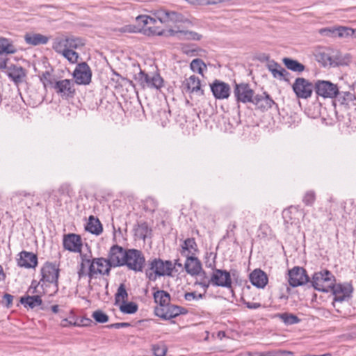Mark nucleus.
I'll use <instances>...</instances> for the list:
<instances>
[{"label": "nucleus", "mask_w": 356, "mask_h": 356, "mask_svg": "<svg viewBox=\"0 0 356 356\" xmlns=\"http://www.w3.org/2000/svg\"><path fill=\"white\" fill-rule=\"evenodd\" d=\"M210 86L215 98L223 99L229 97L230 95V86L229 84L219 80H215Z\"/></svg>", "instance_id": "nucleus-21"}, {"label": "nucleus", "mask_w": 356, "mask_h": 356, "mask_svg": "<svg viewBox=\"0 0 356 356\" xmlns=\"http://www.w3.org/2000/svg\"><path fill=\"white\" fill-rule=\"evenodd\" d=\"M154 17L148 15H139L136 17L138 24H143L147 26L149 33L156 35H162L165 33L164 31L159 26H155L156 21L161 23L169 22H184V16L179 13L175 11H169L165 9H159L152 13Z\"/></svg>", "instance_id": "nucleus-2"}, {"label": "nucleus", "mask_w": 356, "mask_h": 356, "mask_svg": "<svg viewBox=\"0 0 356 356\" xmlns=\"http://www.w3.org/2000/svg\"><path fill=\"white\" fill-rule=\"evenodd\" d=\"M202 2L203 5L217 4L220 3V0H202Z\"/></svg>", "instance_id": "nucleus-61"}, {"label": "nucleus", "mask_w": 356, "mask_h": 356, "mask_svg": "<svg viewBox=\"0 0 356 356\" xmlns=\"http://www.w3.org/2000/svg\"><path fill=\"white\" fill-rule=\"evenodd\" d=\"M309 277L304 268L294 267L289 272V282L293 287L298 286L306 284Z\"/></svg>", "instance_id": "nucleus-20"}, {"label": "nucleus", "mask_w": 356, "mask_h": 356, "mask_svg": "<svg viewBox=\"0 0 356 356\" xmlns=\"http://www.w3.org/2000/svg\"><path fill=\"white\" fill-rule=\"evenodd\" d=\"M276 316L281 319L286 325H293L300 322L298 316L289 313L277 314Z\"/></svg>", "instance_id": "nucleus-39"}, {"label": "nucleus", "mask_w": 356, "mask_h": 356, "mask_svg": "<svg viewBox=\"0 0 356 356\" xmlns=\"http://www.w3.org/2000/svg\"><path fill=\"white\" fill-rule=\"evenodd\" d=\"M63 248L74 253L81 254L83 243L79 235L76 234H67L63 236Z\"/></svg>", "instance_id": "nucleus-16"}, {"label": "nucleus", "mask_w": 356, "mask_h": 356, "mask_svg": "<svg viewBox=\"0 0 356 356\" xmlns=\"http://www.w3.org/2000/svg\"><path fill=\"white\" fill-rule=\"evenodd\" d=\"M20 302L25 307L34 309L42 305V300L39 294L27 295L20 298Z\"/></svg>", "instance_id": "nucleus-31"}, {"label": "nucleus", "mask_w": 356, "mask_h": 356, "mask_svg": "<svg viewBox=\"0 0 356 356\" xmlns=\"http://www.w3.org/2000/svg\"><path fill=\"white\" fill-rule=\"evenodd\" d=\"M334 36H338L339 38H346L352 35L354 33L353 29L345 26H339L337 28H334Z\"/></svg>", "instance_id": "nucleus-41"}, {"label": "nucleus", "mask_w": 356, "mask_h": 356, "mask_svg": "<svg viewBox=\"0 0 356 356\" xmlns=\"http://www.w3.org/2000/svg\"><path fill=\"white\" fill-rule=\"evenodd\" d=\"M332 293L334 295V301L343 302L348 300L351 297L353 293V286L350 284H334L331 287Z\"/></svg>", "instance_id": "nucleus-15"}, {"label": "nucleus", "mask_w": 356, "mask_h": 356, "mask_svg": "<svg viewBox=\"0 0 356 356\" xmlns=\"http://www.w3.org/2000/svg\"><path fill=\"white\" fill-rule=\"evenodd\" d=\"M335 100L340 105L343 106L346 108H356V96L355 93L350 91L339 90Z\"/></svg>", "instance_id": "nucleus-23"}, {"label": "nucleus", "mask_w": 356, "mask_h": 356, "mask_svg": "<svg viewBox=\"0 0 356 356\" xmlns=\"http://www.w3.org/2000/svg\"><path fill=\"white\" fill-rule=\"evenodd\" d=\"M3 300L6 302V307H10V306L12 305V303H13V296L10 294L6 293L3 296Z\"/></svg>", "instance_id": "nucleus-53"}, {"label": "nucleus", "mask_w": 356, "mask_h": 356, "mask_svg": "<svg viewBox=\"0 0 356 356\" xmlns=\"http://www.w3.org/2000/svg\"><path fill=\"white\" fill-rule=\"evenodd\" d=\"M167 350V347L164 344H156L152 347L154 356H165Z\"/></svg>", "instance_id": "nucleus-44"}, {"label": "nucleus", "mask_w": 356, "mask_h": 356, "mask_svg": "<svg viewBox=\"0 0 356 356\" xmlns=\"http://www.w3.org/2000/svg\"><path fill=\"white\" fill-rule=\"evenodd\" d=\"M250 282L257 288L263 289L268 283L266 274L260 269H255L250 274Z\"/></svg>", "instance_id": "nucleus-28"}, {"label": "nucleus", "mask_w": 356, "mask_h": 356, "mask_svg": "<svg viewBox=\"0 0 356 356\" xmlns=\"http://www.w3.org/2000/svg\"><path fill=\"white\" fill-rule=\"evenodd\" d=\"M53 89L60 97L65 99L73 97L75 94L74 82L71 79L55 81Z\"/></svg>", "instance_id": "nucleus-10"}, {"label": "nucleus", "mask_w": 356, "mask_h": 356, "mask_svg": "<svg viewBox=\"0 0 356 356\" xmlns=\"http://www.w3.org/2000/svg\"><path fill=\"white\" fill-rule=\"evenodd\" d=\"M154 299L155 302L160 305L161 308H164L170 303V296L165 291L159 290L154 293Z\"/></svg>", "instance_id": "nucleus-34"}, {"label": "nucleus", "mask_w": 356, "mask_h": 356, "mask_svg": "<svg viewBox=\"0 0 356 356\" xmlns=\"http://www.w3.org/2000/svg\"><path fill=\"white\" fill-rule=\"evenodd\" d=\"M245 305L248 309H256L261 307V305L259 302H245Z\"/></svg>", "instance_id": "nucleus-54"}, {"label": "nucleus", "mask_w": 356, "mask_h": 356, "mask_svg": "<svg viewBox=\"0 0 356 356\" xmlns=\"http://www.w3.org/2000/svg\"><path fill=\"white\" fill-rule=\"evenodd\" d=\"M182 308L174 305L168 304L164 308H157L156 314L157 316L164 319H170L175 318L182 313Z\"/></svg>", "instance_id": "nucleus-25"}, {"label": "nucleus", "mask_w": 356, "mask_h": 356, "mask_svg": "<svg viewBox=\"0 0 356 356\" xmlns=\"http://www.w3.org/2000/svg\"><path fill=\"white\" fill-rule=\"evenodd\" d=\"M191 70L201 75L202 77L204 76V72L207 71V67L204 61L200 58L193 59L190 64Z\"/></svg>", "instance_id": "nucleus-36"}, {"label": "nucleus", "mask_w": 356, "mask_h": 356, "mask_svg": "<svg viewBox=\"0 0 356 356\" xmlns=\"http://www.w3.org/2000/svg\"><path fill=\"white\" fill-rule=\"evenodd\" d=\"M40 81H42L44 88L51 87L53 88V85L55 83L50 73L47 72L42 74L40 76Z\"/></svg>", "instance_id": "nucleus-43"}, {"label": "nucleus", "mask_w": 356, "mask_h": 356, "mask_svg": "<svg viewBox=\"0 0 356 356\" xmlns=\"http://www.w3.org/2000/svg\"><path fill=\"white\" fill-rule=\"evenodd\" d=\"M24 40L29 44L36 46L47 44L49 38L40 33H29L24 35Z\"/></svg>", "instance_id": "nucleus-29"}, {"label": "nucleus", "mask_w": 356, "mask_h": 356, "mask_svg": "<svg viewBox=\"0 0 356 356\" xmlns=\"http://www.w3.org/2000/svg\"><path fill=\"white\" fill-rule=\"evenodd\" d=\"M236 356H259L258 352H242L238 353Z\"/></svg>", "instance_id": "nucleus-58"}, {"label": "nucleus", "mask_w": 356, "mask_h": 356, "mask_svg": "<svg viewBox=\"0 0 356 356\" xmlns=\"http://www.w3.org/2000/svg\"><path fill=\"white\" fill-rule=\"evenodd\" d=\"M234 95L238 103H252L254 96V91L248 83H236L234 89Z\"/></svg>", "instance_id": "nucleus-12"}, {"label": "nucleus", "mask_w": 356, "mask_h": 356, "mask_svg": "<svg viewBox=\"0 0 356 356\" xmlns=\"http://www.w3.org/2000/svg\"><path fill=\"white\" fill-rule=\"evenodd\" d=\"M252 104L258 109L267 111L273 106L275 102L268 94L264 92L261 95H254Z\"/></svg>", "instance_id": "nucleus-24"}, {"label": "nucleus", "mask_w": 356, "mask_h": 356, "mask_svg": "<svg viewBox=\"0 0 356 356\" xmlns=\"http://www.w3.org/2000/svg\"><path fill=\"white\" fill-rule=\"evenodd\" d=\"M316 200V194L313 191H309L305 193L302 201L303 202L308 206H311L314 204Z\"/></svg>", "instance_id": "nucleus-46"}, {"label": "nucleus", "mask_w": 356, "mask_h": 356, "mask_svg": "<svg viewBox=\"0 0 356 356\" xmlns=\"http://www.w3.org/2000/svg\"><path fill=\"white\" fill-rule=\"evenodd\" d=\"M243 0H220V3H227L229 4H241Z\"/></svg>", "instance_id": "nucleus-59"}, {"label": "nucleus", "mask_w": 356, "mask_h": 356, "mask_svg": "<svg viewBox=\"0 0 356 356\" xmlns=\"http://www.w3.org/2000/svg\"><path fill=\"white\" fill-rule=\"evenodd\" d=\"M283 63L290 70L296 72H302L305 70V66L296 60L289 58H284Z\"/></svg>", "instance_id": "nucleus-37"}, {"label": "nucleus", "mask_w": 356, "mask_h": 356, "mask_svg": "<svg viewBox=\"0 0 356 356\" xmlns=\"http://www.w3.org/2000/svg\"><path fill=\"white\" fill-rule=\"evenodd\" d=\"M202 51H203L202 49L195 47H186L184 49V52L190 56H199Z\"/></svg>", "instance_id": "nucleus-48"}, {"label": "nucleus", "mask_w": 356, "mask_h": 356, "mask_svg": "<svg viewBox=\"0 0 356 356\" xmlns=\"http://www.w3.org/2000/svg\"><path fill=\"white\" fill-rule=\"evenodd\" d=\"M17 265L25 268H35L38 264L37 256L29 252L22 251L18 254Z\"/></svg>", "instance_id": "nucleus-22"}, {"label": "nucleus", "mask_w": 356, "mask_h": 356, "mask_svg": "<svg viewBox=\"0 0 356 356\" xmlns=\"http://www.w3.org/2000/svg\"><path fill=\"white\" fill-rule=\"evenodd\" d=\"M339 87L330 81L317 80L314 83V91L317 96L324 99H335L339 93Z\"/></svg>", "instance_id": "nucleus-8"}, {"label": "nucleus", "mask_w": 356, "mask_h": 356, "mask_svg": "<svg viewBox=\"0 0 356 356\" xmlns=\"http://www.w3.org/2000/svg\"><path fill=\"white\" fill-rule=\"evenodd\" d=\"M184 86L187 92L195 93L197 95H203L204 90L201 88V81L198 77L195 75L190 76L184 81Z\"/></svg>", "instance_id": "nucleus-27"}, {"label": "nucleus", "mask_w": 356, "mask_h": 356, "mask_svg": "<svg viewBox=\"0 0 356 356\" xmlns=\"http://www.w3.org/2000/svg\"><path fill=\"white\" fill-rule=\"evenodd\" d=\"M170 35H176L177 34H179L180 36L184 39L187 40H200L202 38V35L199 33L194 32V31H175L172 29H170L168 31Z\"/></svg>", "instance_id": "nucleus-35"}, {"label": "nucleus", "mask_w": 356, "mask_h": 356, "mask_svg": "<svg viewBox=\"0 0 356 356\" xmlns=\"http://www.w3.org/2000/svg\"><path fill=\"white\" fill-rule=\"evenodd\" d=\"M42 280L57 286L59 268L56 264L46 262L41 269Z\"/></svg>", "instance_id": "nucleus-17"}, {"label": "nucleus", "mask_w": 356, "mask_h": 356, "mask_svg": "<svg viewBox=\"0 0 356 356\" xmlns=\"http://www.w3.org/2000/svg\"><path fill=\"white\" fill-rule=\"evenodd\" d=\"M323 65H348L351 60L350 54L341 55L338 51L323 52L321 54Z\"/></svg>", "instance_id": "nucleus-9"}, {"label": "nucleus", "mask_w": 356, "mask_h": 356, "mask_svg": "<svg viewBox=\"0 0 356 356\" xmlns=\"http://www.w3.org/2000/svg\"><path fill=\"white\" fill-rule=\"evenodd\" d=\"M60 325L63 327H66L70 325L77 326L79 325L76 322L72 323L67 320V318H64L61 321Z\"/></svg>", "instance_id": "nucleus-55"}, {"label": "nucleus", "mask_w": 356, "mask_h": 356, "mask_svg": "<svg viewBox=\"0 0 356 356\" xmlns=\"http://www.w3.org/2000/svg\"><path fill=\"white\" fill-rule=\"evenodd\" d=\"M111 268L110 264L105 258H91L86 254H81L80 262L77 266V275L79 280L88 277L90 282L98 275H108Z\"/></svg>", "instance_id": "nucleus-1"}, {"label": "nucleus", "mask_w": 356, "mask_h": 356, "mask_svg": "<svg viewBox=\"0 0 356 356\" xmlns=\"http://www.w3.org/2000/svg\"><path fill=\"white\" fill-rule=\"evenodd\" d=\"M127 250L118 245L111 247L106 259L111 267L124 266Z\"/></svg>", "instance_id": "nucleus-14"}, {"label": "nucleus", "mask_w": 356, "mask_h": 356, "mask_svg": "<svg viewBox=\"0 0 356 356\" xmlns=\"http://www.w3.org/2000/svg\"><path fill=\"white\" fill-rule=\"evenodd\" d=\"M125 255L124 266L134 272H141L143 270L145 259L140 250L127 249Z\"/></svg>", "instance_id": "nucleus-6"}, {"label": "nucleus", "mask_w": 356, "mask_h": 356, "mask_svg": "<svg viewBox=\"0 0 356 356\" xmlns=\"http://www.w3.org/2000/svg\"><path fill=\"white\" fill-rule=\"evenodd\" d=\"M136 80L143 88L160 90L164 85V81L157 72L145 73L140 71L136 76Z\"/></svg>", "instance_id": "nucleus-7"}, {"label": "nucleus", "mask_w": 356, "mask_h": 356, "mask_svg": "<svg viewBox=\"0 0 356 356\" xmlns=\"http://www.w3.org/2000/svg\"><path fill=\"white\" fill-rule=\"evenodd\" d=\"M197 284L199 285H200L201 286H202L203 288H204L205 289H207L209 286L210 284H211V280H210L208 282H206L204 280V281H201L200 282H197Z\"/></svg>", "instance_id": "nucleus-62"}, {"label": "nucleus", "mask_w": 356, "mask_h": 356, "mask_svg": "<svg viewBox=\"0 0 356 356\" xmlns=\"http://www.w3.org/2000/svg\"><path fill=\"white\" fill-rule=\"evenodd\" d=\"M92 317L97 322L101 323H106L108 321V316L100 310L94 312Z\"/></svg>", "instance_id": "nucleus-45"}, {"label": "nucleus", "mask_w": 356, "mask_h": 356, "mask_svg": "<svg viewBox=\"0 0 356 356\" xmlns=\"http://www.w3.org/2000/svg\"><path fill=\"white\" fill-rule=\"evenodd\" d=\"M259 356H275V350L258 352Z\"/></svg>", "instance_id": "nucleus-60"}, {"label": "nucleus", "mask_w": 356, "mask_h": 356, "mask_svg": "<svg viewBox=\"0 0 356 356\" xmlns=\"http://www.w3.org/2000/svg\"><path fill=\"white\" fill-rule=\"evenodd\" d=\"M16 52L17 48L11 40L5 38H0V53L7 56Z\"/></svg>", "instance_id": "nucleus-33"}, {"label": "nucleus", "mask_w": 356, "mask_h": 356, "mask_svg": "<svg viewBox=\"0 0 356 356\" xmlns=\"http://www.w3.org/2000/svg\"><path fill=\"white\" fill-rule=\"evenodd\" d=\"M203 295L197 293L195 291L188 292L184 294V298L187 301L198 300L203 298Z\"/></svg>", "instance_id": "nucleus-49"}, {"label": "nucleus", "mask_w": 356, "mask_h": 356, "mask_svg": "<svg viewBox=\"0 0 356 356\" xmlns=\"http://www.w3.org/2000/svg\"><path fill=\"white\" fill-rule=\"evenodd\" d=\"M175 266L172 261L155 258L149 261L147 275L149 279L155 280L156 277L171 276Z\"/></svg>", "instance_id": "nucleus-4"}, {"label": "nucleus", "mask_w": 356, "mask_h": 356, "mask_svg": "<svg viewBox=\"0 0 356 356\" xmlns=\"http://www.w3.org/2000/svg\"><path fill=\"white\" fill-rule=\"evenodd\" d=\"M335 277L327 270L316 272L312 277V284L314 288L323 292H328L335 283Z\"/></svg>", "instance_id": "nucleus-5"}, {"label": "nucleus", "mask_w": 356, "mask_h": 356, "mask_svg": "<svg viewBox=\"0 0 356 356\" xmlns=\"http://www.w3.org/2000/svg\"><path fill=\"white\" fill-rule=\"evenodd\" d=\"M122 32H134V29L131 26H125L121 29Z\"/></svg>", "instance_id": "nucleus-63"}, {"label": "nucleus", "mask_w": 356, "mask_h": 356, "mask_svg": "<svg viewBox=\"0 0 356 356\" xmlns=\"http://www.w3.org/2000/svg\"><path fill=\"white\" fill-rule=\"evenodd\" d=\"M292 88L298 98L307 99L312 96L314 90V84L305 78L298 77L293 83Z\"/></svg>", "instance_id": "nucleus-11"}, {"label": "nucleus", "mask_w": 356, "mask_h": 356, "mask_svg": "<svg viewBox=\"0 0 356 356\" xmlns=\"http://www.w3.org/2000/svg\"><path fill=\"white\" fill-rule=\"evenodd\" d=\"M86 230L95 235H99L102 233L103 227L101 222L93 216L88 218V222L86 225Z\"/></svg>", "instance_id": "nucleus-30"}, {"label": "nucleus", "mask_w": 356, "mask_h": 356, "mask_svg": "<svg viewBox=\"0 0 356 356\" xmlns=\"http://www.w3.org/2000/svg\"><path fill=\"white\" fill-rule=\"evenodd\" d=\"M184 268L186 273L191 276L203 275L205 277V272L202 269L201 261L195 256L186 255Z\"/></svg>", "instance_id": "nucleus-19"}, {"label": "nucleus", "mask_w": 356, "mask_h": 356, "mask_svg": "<svg viewBox=\"0 0 356 356\" xmlns=\"http://www.w3.org/2000/svg\"><path fill=\"white\" fill-rule=\"evenodd\" d=\"M128 294L126 291L125 286L124 284H120L119 286L118 291L115 294V300L116 302H124L127 299Z\"/></svg>", "instance_id": "nucleus-42"}, {"label": "nucleus", "mask_w": 356, "mask_h": 356, "mask_svg": "<svg viewBox=\"0 0 356 356\" xmlns=\"http://www.w3.org/2000/svg\"><path fill=\"white\" fill-rule=\"evenodd\" d=\"M58 192L61 195L70 196L72 193V188L70 184H63L58 188Z\"/></svg>", "instance_id": "nucleus-50"}, {"label": "nucleus", "mask_w": 356, "mask_h": 356, "mask_svg": "<svg viewBox=\"0 0 356 356\" xmlns=\"http://www.w3.org/2000/svg\"><path fill=\"white\" fill-rule=\"evenodd\" d=\"M275 356H293V353L286 350H275Z\"/></svg>", "instance_id": "nucleus-56"}, {"label": "nucleus", "mask_w": 356, "mask_h": 356, "mask_svg": "<svg viewBox=\"0 0 356 356\" xmlns=\"http://www.w3.org/2000/svg\"><path fill=\"white\" fill-rule=\"evenodd\" d=\"M321 35L327 36H334V28H325L319 31Z\"/></svg>", "instance_id": "nucleus-52"}, {"label": "nucleus", "mask_w": 356, "mask_h": 356, "mask_svg": "<svg viewBox=\"0 0 356 356\" xmlns=\"http://www.w3.org/2000/svg\"><path fill=\"white\" fill-rule=\"evenodd\" d=\"M8 58L5 54L0 53V70H6L7 68V63Z\"/></svg>", "instance_id": "nucleus-51"}, {"label": "nucleus", "mask_w": 356, "mask_h": 356, "mask_svg": "<svg viewBox=\"0 0 356 356\" xmlns=\"http://www.w3.org/2000/svg\"><path fill=\"white\" fill-rule=\"evenodd\" d=\"M187 2H188L191 4L193 5H203V3L202 2V0H186Z\"/></svg>", "instance_id": "nucleus-64"}, {"label": "nucleus", "mask_w": 356, "mask_h": 356, "mask_svg": "<svg viewBox=\"0 0 356 356\" xmlns=\"http://www.w3.org/2000/svg\"><path fill=\"white\" fill-rule=\"evenodd\" d=\"M211 283L213 286L230 288L232 284L230 273L225 270L215 269L211 277Z\"/></svg>", "instance_id": "nucleus-18"}, {"label": "nucleus", "mask_w": 356, "mask_h": 356, "mask_svg": "<svg viewBox=\"0 0 356 356\" xmlns=\"http://www.w3.org/2000/svg\"><path fill=\"white\" fill-rule=\"evenodd\" d=\"M120 309L124 314H131L137 312L138 305L133 302H126L125 301L120 305Z\"/></svg>", "instance_id": "nucleus-40"}, {"label": "nucleus", "mask_w": 356, "mask_h": 356, "mask_svg": "<svg viewBox=\"0 0 356 356\" xmlns=\"http://www.w3.org/2000/svg\"><path fill=\"white\" fill-rule=\"evenodd\" d=\"M8 76L15 83H19L24 81L26 76V70L21 66L11 65L7 68Z\"/></svg>", "instance_id": "nucleus-26"}, {"label": "nucleus", "mask_w": 356, "mask_h": 356, "mask_svg": "<svg viewBox=\"0 0 356 356\" xmlns=\"http://www.w3.org/2000/svg\"><path fill=\"white\" fill-rule=\"evenodd\" d=\"M29 196H33V195L30 193H28L25 191H20L16 192L13 195V197H11V200L15 202H17L18 201L22 200L23 197H29Z\"/></svg>", "instance_id": "nucleus-47"}, {"label": "nucleus", "mask_w": 356, "mask_h": 356, "mask_svg": "<svg viewBox=\"0 0 356 356\" xmlns=\"http://www.w3.org/2000/svg\"><path fill=\"white\" fill-rule=\"evenodd\" d=\"M268 70L275 78L282 79L288 74L286 70L277 63L268 65Z\"/></svg>", "instance_id": "nucleus-38"}, {"label": "nucleus", "mask_w": 356, "mask_h": 356, "mask_svg": "<svg viewBox=\"0 0 356 356\" xmlns=\"http://www.w3.org/2000/svg\"><path fill=\"white\" fill-rule=\"evenodd\" d=\"M181 254L186 257V255L194 256L197 251V246L194 238H188L184 241Z\"/></svg>", "instance_id": "nucleus-32"}, {"label": "nucleus", "mask_w": 356, "mask_h": 356, "mask_svg": "<svg viewBox=\"0 0 356 356\" xmlns=\"http://www.w3.org/2000/svg\"><path fill=\"white\" fill-rule=\"evenodd\" d=\"M38 286V284H37L36 282H33L28 290V293L30 294H33L35 292H36Z\"/></svg>", "instance_id": "nucleus-57"}, {"label": "nucleus", "mask_w": 356, "mask_h": 356, "mask_svg": "<svg viewBox=\"0 0 356 356\" xmlns=\"http://www.w3.org/2000/svg\"><path fill=\"white\" fill-rule=\"evenodd\" d=\"M84 44L83 40L80 38L63 35L54 40L52 48L70 63L74 64L78 62L79 57L75 49L83 47Z\"/></svg>", "instance_id": "nucleus-3"}, {"label": "nucleus", "mask_w": 356, "mask_h": 356, "mask_svg": "<svg viewBox=\"0 0 356 356\" xmlns=\"http://www.w3.org/2000/svg\"><path fill=\"white\" fill-rule=\"evenodd\" d=\"M73 77L76 83L79 85H88L91 81L92 72L88 65L85 63H79L74 72Z\"/></svg>", "instance_id": "nucleus-13"}]
</instances>
